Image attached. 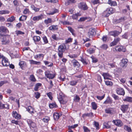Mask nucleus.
Here are the masks:
<instances>
[{
	"label": "nucleus",
	"instance_id": "1",
	"mask_svg": "<svg viewBox=\"0 0 132 132\" xmlns=\"http://www.w3.org/2000/svg\"><path fill=\"white\" fill-rule=\"evenodd\" d=\"M58 98L61 103L63 104H66L67 102V98L62 93H60L58 96Z\"/></svg>",
	"mask_w": 132,
	"mask_h": 132
},
{
	"label": "nucleus",
	"instance_id": "2",
	"mask_svg": "<svg viewBox=\"0 0 132 132\" xmlns=\"http://www.w3.org/2000/svg\"><path fill=\"white\" fill-rule=\"evenodd\" d=\"M65 45L64 44L61 45L59 46L58 49V55L60 58L62 57L63 52L65 51Z\"/></svg>",
	"mask_w": 132,
	"mask_h": 132
},
{
	"label": "nucleus",
	"instance_id": "3",
	"mask_svg": "<svg viewBox=\"0 0 132 132\" xmlns=\"http://www.w3.org/2000/svg\"><path fill=\"white\" fill-rule=\"evenodd\" d=\"M45 76L49 79H52L55 76L56 74L53 73L51 71L47 70L45 72Z\"/></svg>",
	"mask_w": 132,
	"mask_h": 132
},
{
	"label": "nucleus",
	"instance_id": "4",
	"mask_svg": "<svg viewBox=\"0 0 132 132\" xmlns=\"http://www.w3.org/2000/svg\"><path fill=\"white\" fill-rule=\"evenodd\" d=\"M28 124L30 129L34 128L36 131L37 130V127L36 124L33 122L32 120L28 119L27 120Z\"/></svg>",
	"mask_w": 132,
	"mask_h": 132
},
{
	"label": "nucleus",
	"instance_id": "5",
	"mask_svg": "<svg viewBox=\"0 0 132 132\" xmlns=\"http://www.w3.org/2000/svg\"><path fill=\"white\" fill-rule=\"evenodd\" d=\"M128 62V60L126 59H123L120 63V66L122 67H126Z\"/></svg>",
	"mask_w": 132,
	"mask_h": 132
},
{
	"label": "nucleus",
	"instance_id": "6",
	"mask_svg": "<svg viewBox=\"0 0 132 132\" xmlns=\"http://www.w3.org/2000/svg\"><path fill=\"white\" fill-rule=\"evenodd\" d=\"M10 42L9 38L8 36H4L3 37V40L2 41V44L6 45L8 44Z\"/></svg>",
	"mask_w": 132,
	"mask_h": 132
},
{
	"label": "nucleus",
	"instance_id": "7",
	"mask_svg": "<svg viewBox=\"0 0 132 132\" xmlns=\"http://www.w3.org/2000/svg\"><path fill=\"white\" fill-rule=\"evenodd\" d=\"M116 51L125 52L126 51L125 48L122 46H118L114 48Z\"/></svg>",
	"mask_w": 132,
	"mask_h": 132
},
{
	"label": "nucleus",
	"instance_id": "8",
	"mask_svg": "<svg viewBox=\"0 0 132 132\" xmlns=\"http://www.w3.org/2000/svg\"><path fill=\"white\" fill-rule=\"evenodd\" d=\"M128 108V105L123 104L121 106V110L123 113H125L127 110Z\"/></svg>",
	"mask_w": 132,
	"mask_h": 132
},
{
	"label": "nucleus",
	"instance_id": "9",
	"mask_svg": "<svg viewBox=\"0 0 132 132\" xmlns=\"http://www.w3.org/2000/svg\"><path fill=\"white\" fill-rule=\"evenodd\" d=\"M72 62L74 67L75 68H77V70H78L79 68L80 67V65L77 61L75 60H72Z\"/></svg>",
	"mask_w": 132,
	"mask_h": 132
},
{
	"label": "nucleus",
	"instance_id": "10",
	"mask_svg": "<svg viewBox=\"0 0 132 132\" xmlns=\"http://www.w3.org/2000/svg\"><path fill=\"white\" fill-rule=\"evenodd\" d=\"M19 65L22 70H24L25 68L27 67V65L26 62L23 61H20Z\"/></svg>",
	"mask_w": 132,
	"mask_h": 132
},
{
	"label": "nucleus",
	"instance_id": "11",
	"mask_svg": "<svg viewBox=\"0 0 132 132\" xmlns=\"http://www.w3.org/2000/svg\"><path fill=\"white\" fill-rule=\"evenodd\" d=\"M116 92L118 94L124 95L125 94L124 90L123 89L121 88H118L117 89Z\"/></svg>",
	"mask_w": 132,
	"mask_h": 132
},
{
	"label": "nucleus",
	"instance_id": "12",
	"mask_svg": "<svg viewBox=\"0 0 132 132\" xmlns=\"http://www.w3.org/2000/svg\"><path fill=\"white\" fill-rule=\"evenodd\" d=\"M112 122L116 125L119 127H121L123 125L122 121L119 120H113L112 121Z\"/></svg>",
	"mask_w": 132,
	"mask_h": 132
},
{
	"label": "nucleus",
	"instance_id": "13",
	"mask_svg": "<svg viewBox=\"0 0 132 132\" xmlns=\"http://www.w3.org/2000/svg\"><path fill=\"white\" fill-rule=\"evenodd\" d=\"M2 63L4 66L7 67L10 64L8 60H6L4 57L2 59Z\"/></svg>",
	"mask_w": 132,
	"mask_h": 132
},
{
	"label": "nucleus",
	"instance_id": "14",
	"mask_svg": "<svg viewBox=\"0 0 132 132\" xmlns=\"http://www.w3.org/2000/svg\"><path fill=\"white\" fill-rule=\"evenodd\" d=\"M105 112L107 114L111 115L113 114L114 112V109L112 108H109L106 109L105 110Z\"/></svg>",
	"mask_w": 132,
	"mask_h": 132
},
{
	"label": "nucleus",
	"instance_id": "15",
	"mask_svg": "<svg viewBox=\"0 0 132 132\" xmlns=\"http://www.w3.org/2000/svg\"><path fill=\"white\" fill-rule=\"evenodd\" d=\"M96 34V32L94 29L91 28L89 30L88 35L89 37L94 35Z\"/></svg>",
	"mask_w": 132,
	"mask_h": 132
},
{
	"label": "nucleus",
	"instance_id": "16",
	"mask_svg": "<svg viewBox=\"0 0 132 132\" xmlns=\"http://www.w3.org/2000/svg\"><path fill=\"white\" fill-rule=\"evenodd\" d=\"M13 116L15 118L17 119H20L21 118L20 115L18 114L16 111L13 112Z\"/></svg>",
	"mask_w": 132,
	"mask_h": 132
},
{
	"label": "nucleus",
	"instance_id": "17",
	"mask_svg": "<svg viewBox=\"0 0 132 132\" xmlns=\"http://www.w3.org/2000/svg\"><path fill=\"white\" fill-rule=\"evenodd\" d=\"M43 18V15L42 14H40L38 16H36L34 17L32 19L34 21H38L39 20H42Z\"/></svg>",
	"mask_w": 132,
	"mask_h": 132
},
{
	"label": "nucleus",
	"instance_id": "18",
	"mask_svg": "<svg viewBox=\"0 0 132 132\" xmlns=\"http://www.w3.org/2000/svg\"><path fill=\"white\" fill-rule=\"evenodd\" d=\"M9 105L8 104H2V102H0V109H9Z\"/></svg>",
	"mask_w": 132,
	"mask_h": 132
},
{
	"label": "nucleus",
	"instance_id": "19",
	"mask_svg": "<svg viewBox=\"0 0 132 132\" xmlns=\"http://www.w3.org/2000/svg\"><path fill=\"white\" fill-rule=\"evenodd\" d=\"M102 75L104 79H110V78L111 77V75L108 73H103Z\"/></svg>",
	"mask_w": 132,
	"mask_h": 132
},
{
	"label": "nucleus",
	"instance_id": "20",
	"mask_svg": "<svg viewBox=\"0 0 132 132\" xmlns=\"http://www.w3.org/2000/svg\"><path fill=\"white\" fill-rule=\"evenodd\" d=\"M61 116V114L57 112H55L53 114L54 119L55 120L58 119Z\"/></svg>",
	"mask_w": 132,
	"mask_h": 132
},
{
	"label": "nucleus",
	"instance_id": "21",
	"mask_svg": "<svg viewBox=\"0 0 132 132\" xmlns=\"http://www.w3.org/2000/svg\"><path fill=\"white\" fill-rule=\"evenodd\" d=\"M119 34V32L116 31H111L109 33L110 35L113 36L114 37L118 36Z\"/></svg>",
	"mask_w": 132,
	"mask_h": 132
},
{
	"label": "nucleus",
	"instance_id": "22",
	"mask_svg": "<svg viewBox=\"0 0 132 132\" xmlns=\"http://www.w3.org/2000/svg\"><path fill=\"white\" fill-rule=\"evenodd\" d=\"M123 100L125 101H127L129 102H132V97L126 96L123 98Z\"/></svg>",
	"mask_w": 132,
	"mask_h": 132
},
{
	"label": "nucleus",
	"instance_id": "23",
	"mask_svg": "<svg viewBox=\"0 0 132 132\" xmlns=\"http://www.w3.org/2000/svg\"><path fill=\"white\" fill-rule=\"evenodd\" d=\"M42 85V84L39 83H37L35 85L34 88L35 91H37L38 90L39 88Z\"/></svg>",
	"mask_w": 132,
	"mask_h": 132
},
{
	"label": "nucleus",
	"instance_id": "24",
	"mask_svg": "<svg viewBox=\"0 0 132 132\" xmlns=\"http://www.w3.org/2000/svg\"><path fill=\"white\" fill-rule=\"evenodd\" d=\"M33 39L35 43L39 42L40 40V37L39 36H34L33 37Z\"/></svg>",
	"mask_w": 132,
	"mask_h": 132
},
{
	"label": "nucleus",
	"instance_id": "25",
	"mask_svg": "<svg viewBox=\"0 0 132 132\" xmlns=\"http://www.w3.org/2000/svg\"><path fill=\"white\" fill-rule=\"evenodd\" d=\"M43 61L45 65L47 66L51 67L53 66V63H50L46 61Z\"/></svg>",
	"mask_w": 132,
	"mask_h": 132
},
{
	"label": "nucleus",
	"instance_id": "26",
	"mask_svg": "<svg viewBox=\"0 0 132 132\" xmlns=\"http://www.w3.org/2000/svg\"><path fill=\"white\" fill-rule=\"evenodd\" d=\"M7 30L6 28L4 26H1L0 27V32H7Z\"/></svg>",
	"mask_w": 132,
	"mask_h": 132
},
{
	"label": "nucleus",
	"instance_id": "27",
	"mask_svg": "<svg viewBox=\"0 0 132 132\" xmlns=\"http://www.w3.org/2000/svg\"><path fill=\"white\" fill-rule=\"evenodd\" d=\"M27 110L28 112L30 113H34V109L31 106H29L27 108Z\"/></svg>",
	"mask_w": 132,
	"mask_h": 132
},
{
	"label": "nucleus",
	"instance_id": "28",
	"mask_svg": "<svg viewBox=\"0 0 132 132\" xmlns=\"http://www.w3.org/2000/svg\"><path fill=\"white\" fill-rule=\"evenodd\" d=\"M108 3L111 6H116L117 5L116 2L112 1L111 0H108Z\"/></svg>",
	"mask_w": 132,
	"mask_h": 132
},
{
	"label": "nucleus",
	"instance_id": "29",
	"mask_svg": "<svg viewBox=\"0 0 132 132\" xmlns=\"http://www.w3.org/2000/svg\"><path fill=\"white\" fill-rule=\"evenodd\" d=\"M49 107L50 108L52 109L54 108H56L57 105L55 102H53L49 104Z\"/></svg>",
	"mask_w": 132,
	"mask_h": 132
},
{
	"label": "nucleus",
	"instance_id": "30",
	"mask_svg": "<svg viewBox=\"0 0 132 132\" xmlns=\"http://www.w3.org/2000/svg\"><path fill=\"white\" fill-rule=\"evenodd\" d=\"M82 116L83 118L85 117H92L93 116V113H85L82 115Z\"/></svg>",
	"mask_w": 132,
	"mask_h": 132
},
{
	"label": "nucleus",
	"instance_id": "31",
	"mask_svg": "<svg viewBox=\"0 0 132 132\" xmlns=\"http://www.w3.org/2000/svg\"><path fill=\"white\" fill-rule=\"evenodd\" d=\"M15 20V18L14 16H12L10 18H8L7 20L8 22H12Z\"/></svg>",
	"mask_w": 132,
	"mask_h": 132
},
{
	"label": "nucleus",
	"instance_id": "32",
	"mask_svg": "<svg viewBox=\"0 0 132 132\" xmlns=\"http://www.w3.org/2000/svg\"><path fill=\"white\" fill-rule=\"evenodd\" d=\"M49 29L51 30H57L58 28L57 25H52L49 28Z\"/></svg>",
	"mask_w": 132,
	"mask_h": 132
},
{
	"label": "nucleus",
	"instance_id": "33",
	"mask_svg": "<svg viewBox=\"0 0 132 132\" xmlns=\"http://www.w3.org/2000/svg\"><path fill=\"white\" fill-rule=\"evenodd\" d=\"M93 109L94 110L96 109L97 108V105L94 102H92L91 103Z\"/></svg>",
	"mask_w": 132,
	"mask_h": 132
},
{
	"label": "nucleus",
	"instance_id": "34",
	"mask_svg": "<svg viewBox=\"0 0 132 132\" xmlns=\"http://www.w3.org/2000/svg\"><path fill=\"white\" fill-rule=\"evenodd\" d=\"M30 63L31 64H35L36 65H39L41 63L40 62L36 61L33 60H30Z\"/></svg>",
	"mask_w": 132,
	"mask_h": 132
},
{
	"label": "nucleus",
	"instance_id": "35",
	"mask_svg": "<svg viewBox=\"0 0 132 132\" xmlns=\"http://www.w3.org/2000/svg\"><path fill=\"white\" fill-rule=\"evenodd\" d=\"M68 29L69 30L70 32L71 33L72 35L74 36H75L76 34L75 33V30L71 27H68Z\"/></svg>",
	"mask_w": 132,
	"mask_h": 132
},
{
	"label": "nucleus",
	"instance_id": "36",
	"mask_svg": "<svg viewBox=\"0 0 132 132\" xmlns=\"http://www.w3.org/2000/svg\"><path fill=\"white\" fill-rule=\"evenodd\" d=\"M44 55L43 54L40 53L35 56L34 58L35 59H37L38 58H40L41 57H42L43 59L44 57Z\"/></svg>",
	"mask_w": 132,
	"mask_h": 132
},
{
	"label": "nucleus",
	"instance_id": "37",
	"mask_svg": "<svg viewBox=\"0 0 132 132\" xmlns=\"http://www.w3.org/2000/svg\"><path fill=\"white\" fill-rule=\"evenodd\" d=\"M27 18V16L25 15H23L20 18L19 20L20 21H24L26 20Z\"/></svg>",
	"mask_w": 132,
	"mask_h": 132
},
{
	"label": "nucleus",
	"instance_id": "38",
	"mask_svg": "<svg viewBox=\"0 0 132 132\" xmlns=\"http://www.w3.org/2000/svg\"><path fill=\"white\" fill-rule=\"evenodd\" d=\"M10 12L7 10H3L0 11V15H2L9 13Z\"/></svg>",
	"mask_w": 132,
	"mask_h": 132
},
{
	"label": "nucleus",
	"instance_id": "39",
	"mask_svg": "<svg viewBox=\"0 0 132 132\" xmlns=\"http://www.w3.org/2000/svg\"><path fill=\"white\" fill-rule=\"evenodd\" d=\"M78 81L72 80L71 81L69 82V84L72 86H74L76 85Z\"/></svg>",
	"mask_w": 132,
	"mask_h": 132
},
{
	"label": "nucleus",
	"instance_id": "40",
	"mask_svg": "<svg viewBox=\"0 0 132 132\" xmlns=\"http://www.w3.org/2000/svg\"><path fill=\"white\" fill-rule=\"evenodd\" d=\"M52 22V21L51 19L49 18L48 19L45 20L44 21V22L46 24H47L49 23H51Z\"/></svg>",
	"mask_w": 132,
	"mask_h": 132
},
{
	"label": "nucleus",
	"instance_id": "41",
	"mask_svg": "<svg viewBox=\"0 0 132 132\" xmlns=\"http://www.w3.org/2000/svg\"><path fill=\"white\" fill-rule=\"evenodd\" d=\"M109 13L110 15L111 14L113 13L114 12V11L113 9L111 8H108L106 10Z\"/></svg>",
	"mask_w": 132,
	"mask_h": 132
},
{
	"label": "nucleus",
	"instance_id": "42",
	"mask_svg": "<svg viewBox=\"0 0 132 132\" xmlns=\"http://www.w3.org/2000/svg\"><path fill=\"white\" fill-rule=\"evenodd\" d=\"M80 14L79 13H77L73 14L72 16V18L73 19H76L77 18L78 16H80Z\"/></svg>",
	"mask_w": 132,
	"mask_h": 132
},
{
	"label": "nucleus",
	"instance_id": "43",
	"mask_svg": "<svg viewBox=\"0 0 132 132\" xmlns=\"http://www.w3.org/2000/svg\"><path fill=\"white\" fill-rule=\"evenodd\" d=\"M124 129L125 130L127 131L128 132L131 131V128L127 126H124Z\"/></svg>",
	"mask_w": 132,
	"mask_h": 132
},
{
	"label": "nucleus",
	"instance_id": "44",
	"mask_svg": "<svg viewBox=\"0 0 132 132\" xmlns=\"http://www.w3.org/2000/svg\"><path fill=\"white\" fill-rule=\"evenodd\" d=\"M105 82L106 85L108 86H111L113 85L112 82L111 81L107 80L105 81Z\"/></svg>",
	"mask_w": 132,
	"mask_h": 132
},
{
	"label": "nucleus",
	"instance_id": "45",
	"mask_svg": "<svg viewBox=\"0 0 132 132\" xmlns=\"http://www.w3.org/2000/svg\"><path fill=\"white\" fill-rule=\"evenodd\" d=\"M30 79L33 82H35L36 81V79L33 75H31L30 76Z\"/></svg>",
	"mask_w": 132,
	"mask_h": 132
},
{
	"label": "nucleus",
	"instance_id": "46",
	"mask_svg": "<svg viewBox=\"0 0 132 132\" xmlns=\"http://www.w3.org/2000/svg\"><path fill=\"white\" fill-rule=\"evenodd\" d=\"M110 15L109 13L106 10L104 11L103 13V16L105 17H107L109 16Z\"/></svg>",
	"mask_w": 132,
	"mask_h": 132
},
{
	"label": "nucleus",
	"instance_id": "47",
	"mask_svg": "<svg viewBox=\"0 0 132 132\" xmlns=\"http://www.w3.org/2000/svg\"><path fill=\"white\" fill-rule=\"evenodd\" d=\"M31 9L36 12L38 11L39 10V9L36 8L33 5H31Z\"/></svg>",
	"mask_w": 132,
	"mask_h": 132
},
{
	"label": "nucleus",
	"instance_id": "48",
	"mask_svg": "<svg viewBox=\"0 0 132 132\" xmlns=\"http://www.w3.org/2000/svg\"><path fill=\"white\" fill-rule=\"evenodd\" d=\"M87 51L90 54H91L94 52V50L93 48H91L87 50Z\"/></svg>",
	"mask_w": 132,
	"mask_h": 132
},
{
	"label": "nucleus",
	"instance_id": "49",
	"mask_svg": "<svg viewBox=\"0 0 132 132\" xmlns=\"http://www.w3.org/2000/svg\"><path fill=\"white\" fill-rule=\"evenodd\" d=\"M15 33L17 36H18L20 35H23L24 34V32L20 30L16 31H15Z\"/></svg>",
	"mask_w": 132,
	"mask_h": 132
},
{
	"label": "nucleus",
	"instance_id": "50",
	"mask_svg": "<svg viewBox=\"0 0 132 132\" xmlns=\"http://www.w3.org/2000/svg\"><path fill=\"white\" fill-rule=\"evenodd\" d=\"M30 12L29 9L27 8H25L23 10V13L24 14H29Z\"/></svg>",
	"mask_w": 132,
	"mask_h": 132
},
{
	"label": "nucleus",
	"instance_id": "51",
	"mask_svg": "<svg viewBox=\"0 0 132 132\" xmlns=\"http://www.w3.org/2000/svg\"><path fill=\"white\" fill-rule=\"evenodd\" d=\"M50 120V118L48 117H45L42 119L43 121L45 122H47Z\"/></svg>",
	"mask_w": 132,
	"mask_h": 132
},
{
	"label": "nucleus",
	"instance_id": "52",
	"mask_svg": "<svg viewBox=\"0 0 132 132\" xmlns=\"http://www.w3.org/2000/svg\"><path fill=\"white\" fill-rule=\"evenodd\" d=\"M80 100V97L77 95H76L74 97V100L76 102H78Z\"/></svg>",
	"mask_w": 132,
	"mask_h": 132
},
{
	"label": "nucleus",
	"instance_id": "53",
	"mask_svg": "<svg viewBox=\"0 0 132 132\" xmlns=\"http://www.w3.org/2000/svg\"><path fill=\"white\" fill-rule=\"evenodd\" d=\"M43 39L44 41V44H46L48 43V41L47 37L44 36L43 37Z\"/></svg>",
	"mask_w": 132,
	"mask_h": 132
},
{
	"label": "nucleus",
	"instance_id": "54",
	"mask_svg": "<svg viewBox=\"0 0 132 132\" xmlns=\"http://www.w3.org/2000/svg\"><path fill=\"white\" fill-rule=\"evenodd\" d=\"M83 129L84 132H90V130L85 126H83Z\"/></svg>",
	"mask_w": 132,
	"mask_h": 132
},
{
	"label": "nucleus",
	"instance_id": "55",
	"mask_svg": "<svg viewBox=\"0 0 132 132\" xmlns=\"http://www.w3.org/2000/svg\"><path fill=\"white\" fill-rule=\"evenodd\" d=\"M91 58L92 60V62L93 63H95L98 61V60L96 58H95L93 56H92Z\"/></svg>",
	"mask_w": 132,
	"mask_h": 132
},
{
	"label": "nucleus",
	"instance_id": "56",
	"mask_svg": "<svg viewBox=\"0 0 132 132\" xmlns=\"http://www.w3.org/2000/svg\"><path fill=\"white\" fill-rule=\"evenodd\" d=\"M94 124L95 126L96 127L97 129H99V124L98 122L96 121L94 122Z\"/></svg>",
	"mask_w": 132,
	"mask_h": 132
},
{
	"label": "nucleus",
	"instance_id": "57",
	"mask_svg": "<svg viewBox=\"0 0 132 132\" xmlns=\"http://www.w3.org/2000/svg\"><path fill=\"white\" fill-rule=\"evenodd\" d=\"M47 95L49 98L51 100H52V93L51 92H49L47 93Z\"/></svg>",
	"mask_w": 132,
	"mask_h": 132
},
{
	"label": "nucleus",
	"instance_id": "58",
	"mask_svg": "<svg viewBox=\"0 0 132 132\" xmlns=\"http://www.w3.org/2000/svg\"><path fill=\"white\" fill-rule=\"evenodd\" d=\"M101 47L103 49L106 50L108 48V46L107 45L104 44L102 45Z\"/></svg>",
	"mask_w": 132,
	"mask_h": 132
},
{
	"label": "nucleus",
	"instance_id": "59",
	"mask_svg": "<svg viewBox=\"0 0 132 132\" xmlns=\"http://www.w3.org/2000/svg\"><path fill=\"white\" fill-rule=\"evenodd\" d=\"M35 97L37 99L39 98L40 96V93L38 92H37L35 93Z\"/></svg>",
	"mask_w": 132,
	"mask_h": 132
},
{
	"label": "nucleus",
	"instance_id": "60",
	"mask_svg": "<svg viewBox=\"0 0 132 132\" xmlns=\"http://www.w3.org/2000/svg\"><path fill=\"white\" fill-rule=\"evenodd\" d=\"M112 96L115 100H118L119 99V97L114 94H112Z\"/></svg>",
	"mask_w": 132,
	"mask_h": 132
},
{
	"label": "nucleus",
	"instance_id": "61",
	"mask_svg": "<svg viewBox=\"0 0 132 132\" xmlns=\"http://www.w3.org/2000/svg\"><path fill=\"white\" fill-rule=\"evenodd\" d=\"M56 35L55 34H53L52 35V38L53 39L56 40H57L58 39V38L57 37Z\"/></svg>",
	"mask_w": 132,
	"mask_h": 132
},
{
	"label": "nucleus",
	"instance_id": "62",
	"mask_svg": "<svg viewBox=\"0 0 132 132\" xmlns=\"http://www.w3.org/2000/svg\"><path fill=\"white\" fill-rule=\"evenodd\" d=\"M80 61L84 64L86 65L87 64V63L86 62L85 60L84 59L82 58H81Z\"/></svg>",
	"mask_w": 132,
	"mask_h": 132
},
{
	"label": "nucleus",
	"instance_id": "63",
	"mask_svg": "<svg viewBox=\"0 0 132 132\" xmlns=\"http://www.w3.org/2000/svg\"><path fill=\"white\" fill-rule=\"evenodd\" d=\"M104 96L105 94H104L102 96H97L96 97L98 99L101 100L104 98Z\"/></svg>",
	"mask_w": 132,
	"mask_h": 132
},
{
	"label": "nucleus",
	"instance_id": "64",
	"mask_svg": "<svg viewBox=\"0 0 132 132\" xmlns=\"http://www.w3.org/2000/svg\"><path fill=\"white\" fill-rule=\"evenodd\" d=\"M120 40V39L119 38H116L114 39V41L115 42L116 44H117V43L119 42Z\"/></svg>",
	"mask_w": 132,
	"mask_h": 132
}]
</instances>
